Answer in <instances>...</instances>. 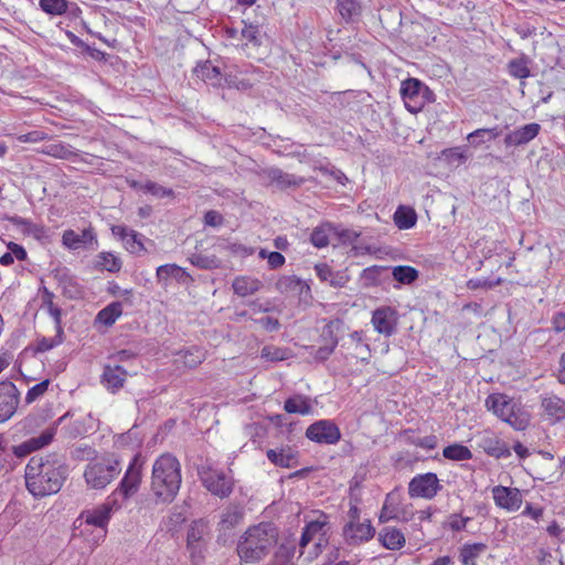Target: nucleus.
I'll return each mask as SVG.
<instances>
[{"label": "nucleus", "mask_w": 565, "mask_h": 565, "mask_svg": "<svg viewBox=\"0 0 565 565\" xmlns=\"http://www.w3.org/2000/svg\"><path fill=\"white\" fill-rule=\"evenodd\" d=\"M306 437L315 443L334 445L341 438L339 427L330 419H320L306 430Z\"/></svg>", "instance_id": "obj_11"}, {"label": "nucleus", "mask_w": 565, "mask_h": 565, "mask_svg": "<svg viewBox=\"0 0 565 565\" xmlns=\"http://www.w3.org/2000/svg\"><path fill=\"white\" fill-rule=\"evenodd\" d=\"M70 416V413H65L63 416H61L54 424L43 430L40 436L32 437L28 439L26 441L14 446L13 454L19 457H25L26 455L31 454L32 451L39 450L47 445H50L56 434L57 426L61 425L67 417Z\"/></svg>", "instance_id": "obj_9"}, {"label": "nucleus", "mask_w": 565, "mask_h": 565, "mask_svg": "<svg viewBox=\"0 0 565 565\" xmlns=\"http://www.w3.org/2000/svg\"><path fill=\"white\" fill-rule=\"evenodd\" d=\"M62 243L65 247L72 250L79 248L96 250L98 247L97 234L92 226L84 228L81 233L73 230L64 231L62 235Z\"/></svg>", "instance_id": "obj_12"}, {"label": "nucleus", "mask_w": 565, "mask_h": 565, "mask_svg": "<svg viewBox=\"0 0 565 565\" xmlns=\"http://www.w3.org/2000/svg\"><path fill=\"white\" fill-rule=\"evenodd\" d=\"M41 292L42 307L45 308L47 313L53 318L55 322V329H58V332H61L62 310L53 302L55 296L46 287H43Z\"/></svg>", "instance_id": "obj_36"}, {"label": "nucleus", "mask_w": 565, "mask_h": 565, "mask_svg": "<svg viewBox=\"0 0 565 565\" xmlns=\"http://www.w3.org/2000/svg\"><path fill=\"white\" fill-rule=\"evenodd\" d=\"M443 455L446 459L463 461L472 458L470 449L460 444H452L444 448Z\"/></svg>", "instance_id": "obj_44"}, {"label": "nucleus", "mask_w": 565, "mask_h": 565, "mask_svg": "<svg viewBox=\"0 0 565 565\" xmlns=\"http://www.w3.org/2000/svg\"><path fill=\"white\" fill-rule=\"evenodd\" d=\"M270 181L280 190L288 188H297L303 183V179L295 174L284 172L278 168H273L268 171Z\"/></svg>", "instance_id": "obj_32"}, {"label": "nucleus", "mask_w": 565, "mask_h": 565, "mask_svg": "<svg viewBox=\"0 0 565 565\" xmlns=\"http://www.w3.org/2000/svg\"><path fill=\"white\" fill-rule=\"evenodd\" d=\"M158 282L167 286L169 279H174L178 282H186L190 279V275L186 270L177 264H166L157 268L156 273Z\"/></svg>", "instance_id": "obj_27"}, {"label": "nucleus", "mask_w": 565, "mask_h": 565, "mask_svg": "<svg viewBox=\"0 0 565 565\" xmlns=\"http://www.w3.org/2000/svg\"><path fill=\"white\" fill-rule=\"evenodd\" d=\"M209 541V522L203 519L194 520L186 534V550L193 565H200L203 562Z\"/></svg>", "instance_id": "obj_7"}, {"label": "nucleus", "mask_w": 565, "mask_h": 565, "mask_svg": "<svg viewBox=\"0 0 565 565\" xmlns=\"http://www.w3.org/2000/svg\"><path fill=\"white\" fill-rule=\"evenodd\" d=\"M66 436L68 438H76L87 433L85 424L82 420H74L65 428Z\"/></svg>", "instance_id": "obj_63"}, {"label": "nucleus", "mask_w": 565, "mask_h": 565, "mask_svg": "<svg viewBox=\"0 0 565 565\" xmlns=\"http://www.w3.org/2000/svg\"><path fill=\"white\" fill-rule=\"evenodd\" d=\"M486 406L500 419L511 425L516 430L524 429L529 419L521 413L516 404L503 394H491L486 399Z\"/></svg>", "instance_id": "obj_5"}, {"label": "nucleus", "mask_w": 565, "mask_h": 565, "mask_svg": "<svg viewBox=\"0 0 565 565\" xmlns=\"http://www.w3.org/2000/svg\"><path fill=\"white\" fill-rule=\"evenodd\" d=\"M63 342V328L61 327V332H58V329H56V334L52 338L43 337L38 340L36 342V352H47L52 350L53 348L60 345Z\"/></svg>", "instance_id": "obj_52"}, {"label": "nucleus", "mask_w": 565, "mask_h": 565, "mask_svg": "<svg viewBox=\"0 0 565 565\" xmlns=\"http://www.w3.org/2000/svg\"><path fill=\"white\" fill-rule=\"evenodd\" d=\"M41 9L51 15H63L67 11V0H40Z\"/></svg>", "instance_id": "obj_50"}, {"label": "nucleus", "mask_w": 565, "mask_h": 565, "mask_svg": "<svg viewBox=\"0 0 565 565\" xmlns=\"http://www.w3.org/2000/svg\"><path fill=\"white\" fill-rule=\"evenodd\" d=\"M266 455L270 462L282 468H289L295 460V456L289 449H269Z\"/></svg>", "instance_id": "obj_46"}, {"label": "nucleus", "mask_w": 565, "mask_h": 565, "mask_svg": "<svg viewBox=\"0 0 565 565\" xmlns=\"http://www.w3.org/2000/svg\"><path fill=\"white\" fill-rule=\"evenodd\" d=\"M317 277L322 282H328L331 287L341 288L347 285L349 277L342 271H333L332 268L326 264L320 263L315 265Z\"/></svg>", "instance_id": "obj_25"}, {"label": "nucleus", "mask_w": 565, "mask_h": 565, "mask_svg": "<svg viewBox=\"0 0 565 565\" xmlns=\"http://www.w3.org/2000/svg\"><path fill=\"white\" fill-rule=\"evenodd\" d=\"M255 322L262 326L268 332L278 331L280 328L279 320L268 316L256 319Z\"/></svg>", "instance_id": "obj_64"}, {"label": "nucleus", "mask_w": 565, "mask_h": 565, "mask_svg": "<svg viewBox=\"0 0 565 565\" xmlns=\"http://www.w3.org/2000/svg\"><path fill=\"white\" fill-rule=\"evenodd\" d=\"M42 152L57 159L66 160L77 156L75 150L70 145L63 142L47 145L44 147Z\"/></svg>", "instance_id": "obj_42"}, {"label": "nucleus", "mask_w": 565, "mask_h": 565, "mask_svg": "<svg viewBox=\"0 0 565 565\" xmlns=\"http://www.w3.org/2000/svg\"><path fill=\"white\" fill-rule=\"evenodd\" d=\"M9 222L25 235L35 238H40L44 235V226L33 223L29 218L14 215L9 218Z\"/></svg>", "instance_id": "obj_37"}, {"label": "nucleus", "mask_w": 565, "mask_h": 565, "mask_svg": "<svg viewBox=\"0 0 565 565\" xmlns=\"http://www.w3.org/2000/svg\"><path fill=\"white\" fill-rule=\"evenodd\" d=\"M360 498L355 494V490L353 487L350 488V509L348 511V516L350 519L349 522H359L360 520V509H359Z\"/></svg>", "instance_id": "obj_60"}, {"label": "nucleus", "mask_w": 565, "mask_h": 565, "mask_svg": "<svg viewBox=\"0 0 565 565\" xmlns=\"http://www.w3.org/2000/svg\"><path fill=\"white\" fill-rule=\"evenodd\" d=\"M124 244L131 254H139L146 249L142 243V235L134 230L130 231Z\"/></svg>", "instance_id": "obj_55"}, {"label": "nucleus", "mask_w": 565, "mask_h": 565, "mask_svg": "<svg viewBox=\"0 0 565 565\" xmlns=\"http://www.w3.org/2000/svg\"><path fill=\"white\" fill-rule=\"evenodd\" d=\"M492 495L495 504L508 511H516L522 505V494L516 488L495 486Z\"/></svg>", "instance_id": "obj_15"}, {"label": "nucleus", "mask_w": 565, "mask_h": 565, "mask_svg": "<svg viewBox=\"0 0 565 565\" xmlns=\"http://www.w3.org/2000/svg\"><path fill=\"white\" fill-rule=\"evenodd\" d=\"M121 471L120 462L114 455H103L84 470V479L89 489H105Z\"/></svg>", "instance_id": "obj_4"}, {"label": "nucleus", "mask_w": 565, "mask_h": 565, "mask_svg": "<svg viewBox=\"0 0 565 565\" xmlns=\"http://www.w3.org/2000/svg\"><path fill=\"white\" fill-rule=\"evenodd\" d=\"M393 278L403 285H411L418 278V270L412 266H395L392 269Z\"/></svg>", "instance_id": "obj_43"}, {"label": "nucleus", "mask_w": 565, "mask_h": 565, "mask_svg": "<svg viewBox=\"0 0 565 565\" xmlns=\"http://www.w3.org/2000/svg\"><path fill=\"white\" fill-rule=\"evenodd\" d=\"M417 215L414 209L399 206L394 213V223L399 230H409L415 226Z\"/></svg>", "instance_id": "obj_40"}, {"label": "nucleus", "mask_w": 565, "mask_h": 565, "mask_svg": "<svg viewBox=\"0 0 565 565\" xmlns=\"http://www.w3.org/2000/svg\"><path fill=\"white\" fill-rule=\"evenodd\" d=\"M50 380H44L34 386L30 387L25 395V403L32 404L40 397H42L49 390Z\"/></svg>", "instance_id": "obj_56"}, {"label": "nucleus", "mask_w": 565, "mask_h": 565, "mask_svg": "<svg viewBox=\"0 0 565 565\" xmlns=\"http://www.w3.org/2000/svg\"><path fill=\"white\" fill-rule=\"evenodd\" d=\"M343 534L349 544H360L370 541L375 530L369 520L363 523L349 522L343 529Z\"/></svg>", "instance_id": "obj_21"}, {"label": "nucleus", "mask_w": 565, "mask_h": 565, "mask_svg": "<svg viewBox=\"0 0 565 565\" xmlns=\"http://www.w3.org/2000/svg\"><path fill=\"white\" fill-rule=\"evenodd\" d=\"M275 288L287 296H302L310 294V286L296 275H284L278 278Z\"/></svg>", "instance_id": "obj_18"}, {"label": "nucleus", "mask_w": 565, "mask_h": 565, "mask_svg": "<svg viewBox=\"0 0 565 565\" xmlns=\"http://www.w3.org/2000/svg\"><path fill=\"white\" fill-rule=\"evenodd\" d=\"M342 327L340 320L330 321L323 328L322 337L328 341V344L320 347L316 353L315 359L319 361H326L333 353L334 349L339 343L337 332Z\"/></svg>", "instance_id": "obj_20"}, {"label": "nucleus", "mask_w": 565, "mask_h": 565, "mask_svg": "<svg viewBox=\"0 0 565 565\" xmlns=\"http://www.w3.org/2000/svg\"><path fill=\"white\" fill-rule=\"evenodd\" d=\"M198 475L204 488L213 495L225 499L233 492L234 479L231 472L214 469L211 466H201Z\"/></svg>", "instance_id": "obj_8"}, {"label": "nucleus", "mask_w": 565, "mask_h": 565, "mask_svg": "<svg viewBox=\"0 0 565 565\" xmlns=\"http://www.w3.org/2000/svg\"><path fill=\"white\" fill-rule=\"evenodd\" d=\"M232 287L237 296L247 297L257 292L262 282L256 278L239 276L234 279Z\"/></svg>", "instance_id": "obj_35"}, {"label": "nucleus", "mask_w": 565, "mask_h": 565, "mask_svg": "<svg viewBox=\"0 0 565 565\" xmlns=\"http://www.w3.org/2000/svg\"><path fill=\"white\" fill-rule=\"evenodd\" d=\"M479 135H487V140L490 141L498 138L501 135V130L499 129V127L480 128L470 132L467 139L469 140L470 143H476V138H478Z\"/></svg>", "instance_id": "obj_59"}, {"label": "nucleus", "mask_w": 565, "mask_h": 565, "mask_svg": "<svg viewBox=\"0 0 565 565\" xmlns=\"http://www.w3.org/2000/svg\"><path fill=\"white\" fill-rule=\"evenodd\" d=\"M396 311L391 307H381L372 313V324L374 329L385 337H391L395 332Z\"/></svg>", "instance_id": "obj_17"}, {"label": "nucleus", "mask_w": 565, "mask_h": 565, "mask_svg": "<svg viewBox=\"0 0 565 565\" xmlns=\"http://www.w3.org/2000/svg\"><path fill=\"white\" fill-rule=\"evenodd\" d=\"M508 70L511 76L524 79L530 76V68L527 66V61L524 58H514L509 62Z\"/></svg>", "instance_id": "obj_51"}, {"label": "nucleus", "mask_w": 565, "mask_h": 565, "mask_svg": "<svg viewBox=\"0 0 565 565\" xmlns=\"http://www.w3.org/2000/svg\"><path fill=\"white\" fill-rule=\"evenodd\" d=\"M140 481V470L131 465L121 479L117 491L120 492L125 498H128L138 490Z\"/></svg>", "instance_id": "obj_31"}, {"label": "nucleus", "mask_w": 565, "mask_h": 565, "mask_svg": "<svg viewBox=\"0 0 565 565\" xmlns=\"http://www.w3.org/2000/svg\"><path fill=\"white\" fill-rule=\"evenodd\" d=\"M127 375L128 373L122 366L108 364L104 367L100 382L107 391L117 393L124 386Z\"/></svg>", "instance_id": "obj_22"}, {"label": "nucleus", "mask_w": 565, "mask_h": 565, "mask_svg": "<svg viewBox=\"0 0 565 565\" xmlns=\"http://www.w3.org/2000/svg\"><path fill=\"white\" fill-rule=\"evenodd\" d=\"M484 543L465 544L460 548V561L463 565H476V559L487 550Z\"/></svg>", "instance_id": "obj_41"}, {"label": "nucleus", "mask_w": 565, "mask_h": 565, "mask_svg": "<svg viewBox=\"0 0 565 565\" xmlns=\"http://www.w3.org/2000/svg\"><path fill=\"white\" fill-rule=\"evenodd\" d=\"M350 344L354 347L359 354H362V360H366L370 355V347L364 342V333L363 331H353L349 334Z\"/></svg>", "instance_id": "obj_53"}, {"label": "nucleus", "mask_w": 565, "mask_h": 565, "mask_svg": "<svg viewBox=\"0 0 565 565\" xmlns=\"http://www.w3.org/2000/svg\"><path fill=\"white\" fill-rule=\"evenodd\" d=\"M182 482L181 463L178 458L164 452L152 465L150 490L157 502L171 503Z\"/></svg>", "instance_id": "obj_2"}, {"label": "nucleus", "mask_w": 565, "mask_h": 565, "mask_svg": "<svg viewBox=\"0 0 565 565\" xmlns=\"http://www.w3.org/2000/svg\"><path fill=\"white\" fill-rule=\"evenodd\" d=\"M541 130V126L536 122L526 124L504 137V145L507 148L519 147L532 141Z\"/></svg>", "instance_id": "obj_19"}, {"label": "nucleus", "mask_w": 565, "mask_h": 565, "mask_svg": "<svg viewBox=\"0 0 565 565\" xmlns=\"http://www.w3.org/2000/svg\"><path fill=\"white\" fill-rule=\"evenodd\" d=\"M394 494L388 493L380 513V521L387 522L391 520H399L398 507L394 504Z\"/></svg>", "instance_id": "obj_49"}, {"label": "nucleus", "mask_w": 565, "mask_h": 565, "mask_svg": "<svg viewBox=\"0 0 565 565\" xmlns=\"http://www.w3.org/2000/svg\"><path fill=\"white\" fill-rule=\"evenodd\" d=\"M441 486L434 472H427L415 476L408 484V494L411 498L433 499L439 491Z\"/></svg>", "instance_id": "obj_10"}, {"label": "nucleus", "mask_w": 565, "mask_h": 565, "mask_svg": "<svg viewBox=\"0 0 565 565\" xmlns=\"http://www.w3.org/2000/svg\"><path fill=\"white\" fill-rule=\"evenodd\" d=\"M262 358L271 362L284 361L288 359V350L275 345H265L262 349Z\"/></svg>", "instance_id": "obj_54"}, {"label": "nucleus", "mask_w": 565, "mask_h": 565, "mask_svg": "<svg viewBox=\"0 0 565 565\" xmlns=\"http://www.w3.org/2000/svg\"><path fill=\"white\" fill-rule=\"evenodd\" d=\"M401 96L406 109L412 114H417L424 106L433 102V90L417 78L411 77L402 82Z\"/></svg>", "instance_id": "obj_6"}, {"label": "nucleus", "mask_w": 565, "mask_h": 565, "mask_svg": "<svg viewBox=\"0 0 565 565\" xmlns=\"http://www.w3.org/2000/svg\"><path fill=\"white\" fill-rule=\"evenodd\" d=\"M20 392L10 381L0 382V424L9 420L17 412Z\"/></svg>", "instance_id": "obj_13"}, {"label": "nucleus", "mask_w": 565, "mask_h": 565, "mask_svg": "<svg viewBox=\"0 0 565 565\" xmlns=\"http://www.w3.org/2000/svg\"><path fill=\"white\" fill-rule=\"evenodd\" d=\"M190 263L200 269H214L220 266V259L214 255L193 254L189 257Z\"/></svg>", "instance_id": "obj_47"}, {"label": "nucleus", "mask_w": 565, "mask_h": 565, "mask_svg": "<svg viewBox=\"0 0 565 565\" xmlns=\"http://www.w3.org/2000/svg\"><path fill=\"white\" fill-rule=\"evenodd\" d=\"M337 10L345 22H354L362 14L360 0H337Z\"/></svg>", "instance_id": "obj_34"}, {"label": "nucleus", "mask_w": 565, "mask_h": 565, "mask_svg": "<svg viewBox=\"0 0 565 565\" xmlns=\"http://www.w3.org/2000/svg\"><path fill=\"white\" fill-rule=\"evenodd\" d=\"M379 540L385 548L392 551L401 550L405 545L403 532L392 526L383 527L379 533Z\"/></svg>", "instance_id": "obj_29"}, {"label": "nucleus", "mask_w": 565, "mask_h": 565, "mask_svg": "<svg viewBox=\"0 0 565 565\" xmlns=\"http://www.w3.org/2000/svg\"><path fill=\"white\" fill-rule=\"evenodd\" d=\"M502 279L498 278L497 280H490L488 278H471L467 282V287L471 290L477 289H491L495 286L501 285Z\"/></svg>", "instance_id": "obj_57"}, {"label": "nucleus", "mask_w": 565, "mask_h": 565, "mask_svg": "<svg viewBox=\"0 0 565 565\" xmlns=\"http://www.w3.org/2000/svg\"><path fill=\"white\" fill-rule=\"evenodd\" d=\"M193 72L198 78L211 86L218 87L222 85V73L211 61L198 63Z\"/></svg>", "instance_id": "obj_26"}, {"label": "nucleus", "mask_w": 565, "mask_h": 565, "mask_svg": "<svg viewBox=\"0 0 565 565\" xmlns=\"http://www.w3.org/2000/svg\"><path fill=\"white\" fill-rule=\"evenodd\" d=\"M71 456L74 460L88 461L92 463L97 460L100 456L97 455L95 448L88 445H77L71 450Z\"/></svg>", "instance_id": "obj_48"}, {"label": "nucleus", "mask_w": 565, "mask_h": 565, "mask_svg": "<svg viewBox=\"0 0 565 565\" xmlns=\"http://www.w3.org/2000/svg\"><path fill=\"white\" fill-rule=\"evenodd\" d=\"M541 406L553 423L565 419V401L553 393L541 395Z\"/></svg>", "instance_id": "obj_24"}, {"label": "nucleus", "mask_w": 565, "mask_h": 565, "mask_svg": "<svg viewBox=\"0 0 565 565\" xmlns=\"http://www.w3.org/2000/svg\"><path fill=\"white\" fill-rule=\"evenodd\" d=\"M122 313V305L119 301H114L103 308L96 316V322L106 327L113 326Z\"/></svg>", "instance_id": "obj_39"}, {"label": "nucleus", "mask_w": 565, "mask_h": 565, "mask_svg": "<svg viewBox=\"0 0 565 565\" xmlns=\"http://www.w3.org/2000/svg\"><path fill=\"white\" fill-rule=\"evenodd\" d=\"M276 544V532L270 523L249 527L237 544V554L245 563H255L265 557Z\"/></svg>", "instance_id": "obj_3"}, {"label": "nucleus", "mask_w": 565, "mask_h": 565, "mask_svg": "<svg viewBox=\"0 0 565 565\" xmlns=\"http://www.w3.org/2000/svg\"><path fill=\"white\" fill-rule=\"evenodd\" d=\"M93 266L94 269L98 271L107 270L109 273H118L122 267V263L115 254L102 252L95 257Z\"/></svg>", "instance_id": "obj_33"}, {"label": "nucleus", "mask_w": 565, "mask_h": 565, "mask_svg": "<svg viewBox=\"0 0 565 565\" xmlns=\"http://www.w3.org/2000/svg\"><path fill=\"white\" fill-rule=\"evenodd\" d=\"M243 510L237 505H228L221 514L220 530L226 531L235 527L243 520Z\"/></svg>", "instance_id": "obj_38"}, {"label": "nucleus", "mask_w": 565, "mask_h": 565, "mask_svg": "<svg viewBox=\"0 0 565 565\" xmlns=\"http://www.w3.org/2000/svg\"><path fill=\"white\" fill-rule=\"evenodd\" d=\"M111 513L113 503L106 502L93 509L84 510L79 518L84 519L89 525L105 529L111 518Z\"/></svg>", "instance_id": "obj_23"}, {"label": "nucleus", "mask_w": 565, "mask_h": 565, "mask_svg": "<svg viewBox=\"0 0 565 565\" xmlns=\"http://www.w3.org/2000/svg\"><path fill=\"white\" fill-rule=\"evenodd\" d=\"M175 355V362L188 369H194L205 360V352L195 345L181 350Z\"/></svg>", "instance_id": "obj_30"}, {"label": "nucleus", "mask_w": 565, "mask_h": 565, "mask_svg": "<svg viewBox=\"0 0 565 565\" xmlns=\"http://www.w3.org/2000/svg\"><path fill=\"white\" fill-rule=\"evenodd\" d=\"M66 467L55 456H33L25 467V484L34 497L56 493L66 478Z\"/></svg>", "instance_id": "obj_1"}, {"label": "nucleus", "mask_w": 565, "mask_h": 565, "mask_svg": "<svg viewBox=\"0 0 565 565\" xmlns=\"http://www.w3.org/2000/svg\"><path fill=\"white\" fill-rule=\"evenodd\" d=\"M284 409L288 414H299L302 416L313 413V407L309 396L295 394L284 403Z\"/></svg>", "instance_id": "obj_28"}, {"label": "nucleus", "mask_w": 565, "mask_h": 565, "mask_svg": "<svg viewBox=\"0 0 565 565\" xmlns=\"http://www.w3.org/2000/svg\"><path fill=\"white\" fill-rule=\"evenodd\" d=\"M328 524V516L324 513H320V516L317 520L310 521L306 526L305 531H307L312 537L320 533L323 527Z\"/></svg>", "instance_id": "obj_61"}, {"label": "nucleus", "mask_w": 565, "mask_h": 565, "mask_svg": "<svg viewBox=\"0 0 565 565\" xmlns=\"http://www.w3.org/2000/svg\"><path fill=\"white\" fill-rule=\"evenodd\" d=\"M479 447L489 456L508 458L511 455L508 445L491 431H483L478 439Z\"/></svg>", "instance_id": "obj_16"}, {"label": "nucleus", "mask_w": 565, "mask_h": 565, "mask_svg": "<svg viewBox=\"0 0 565 565\" xmlns=\"http://www.w3.org/2000/svg\"><path fill=\"white\" fill-rule=\"evenodd\" d=\"M143 191L151 193L153 196L157 198H166V196H172L173 190L169 188H164L153 181H147L143 184Z\"/></svg>", "instance_id": "obj_58"}, {"label": "nucleus", "mask_w": 565, "mask_h": 565, "mask_svg": "<svg viewBox=\"0 0 565 565\" xmlns=\"http://www.w3.org/2000/svg\"><path fill=\"white\" fill-rule=\"evenodd\" d=\"M441 156L449 164H460L466 160V156L459 150V148L445 149L441 152Z\"/></svg>", "instance_id": "obj_62"}, {"label": "nucleus", "mask_w": 565, "mask_h": 565, "mask_svg": "<svg viewBox=\"0 0 565 565\" xmlns=\"http://www.w3.org/2000/svg\"><path fill=\"white\" fill-rule=\"evenodd\" d=\"M53 276L66 298L78 299L83 296L82 285L68 268H57L54 270Z\"/></svg>", "instance_id": "obj_14"}, {"label": "nucleus", "mask_w": 565, "mask_h": 565, "mask_svg": "<svg viewBox=\"0 0 565 565\" xmlns=\"http://www.w3.org/2000/svg\"><path fill=\"white\" fill-rule=\"evenodd\" d=\"M331 230L332 226L330 223H324L315 227L310 236V242L312 245L317 248L328 246Z\"/></svg>", "instance_id": "obj_45"}]
</instances>
